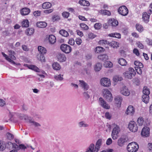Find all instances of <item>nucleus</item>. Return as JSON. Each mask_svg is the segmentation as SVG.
<instances>
[{
    "mask_svg": "<svg viewBox=\"0 0 152 152\" xmlns=\"http://www.w3.org/2000/svg\"><path fill=\"white\" fill-rule=\"evenodd\" d=\"M56 57L58 60L61 62L65 61L66 59V58L64 54L58 53Z\"/></svg>",
    "mask_w": 152,
    "mask_h": 152,
    "instance_id": "obj_16",
    "label": "nucleus"
},
{
    "mask_svg": "<svg viewBox=\"0 0 152 152\" xmlns=\"http://www.w3.org/2000/svg\"><path fill=\"white\" fill-rule=\"evenodd\" d=\"M122 78L121 76L118 75L114 76L113 77V80L115 82H117L118 81H120L122 80Z\"/></svg>",
    "mask_w": 152,
    "mask_h": 152,
    "instance_id": "obj_48",
    "label": "nucleus"
},
{
    "mask_svg": "<svg viewBox=\"0 0 152 152\" xmlns=\"http://www.w3.org/2000/svg\"><path fill=\"white\" fill-rule=\"evenodd\" d=\"M80 84L81 87L85 90H87L89 88V86L83 80H79Z\"/></svg>",
    "mask_w": 152,
    "mask_h": 152,
    "instance_id": "obj_18",
    "label": "nucleus"
},
{
    "mask_svg": "<svg viewBox=\"0 0 152 152\" xmlns=\"http://www.w3.org/2000/svg\"><path fill=\"white\" fill-rule=\"evenodd\" d=\"M59 33L62 36L65 37H67L69 35V34L68 32L64 29L61 30L59 31Z\"/></svg>",
    "mask_w": 152,
    "mask_h": 152,
    "instance_id": "obj_39",
    "label": "nucleus"
},
{
    "mask_svg": "<svg viewBox=\"0 0 152 152\" xmlns=\"http://www.w3.org/2000/svg\"><path fill=\"white\" fill-rule=\"evenodd\" d=\"M49 42L51 44L54 43L56 40L55 37L53 35H50L49 36Z\"/></svg>",
    "mask_w": 152,
    "mask_h": 152,
    "instance_id": "obj_23",
    "label": "nucleus"
},
{
    "mask_svg": "<svg viewBox=\"0 0 152 152\" xmlns=\"http://www.w3.org/2000/svg\"><path fill=\"white\" fill-rule=\"evenodd\" d=\"M138 148V144L135 142L129 143L127 147V149L129 152H136Z\"/></svg>",
    "mask_w": 152,
    "mask_h": 152,
    "instance_id": "obj_1",
    "label": "nucleus"
},
{
    "mask_svg": "<svg viewBox=\"0 0 152 152\" xmlns=\"http://www.w3.org/2000/svg\"><path fill=\"white\" fill-rule=\"evenodd\" d=\"M29 22L28 20H23L22 22V26L23 27H28L29 26Z\"/></svg>",
    "mask_w": 152,
    "mask_h": 152,
    "instance_id": "obj_50",
    "label": "nucleus"
},
{
    "mask_svg": "<svg viewBox=\"0 0 152 152\" xmlns=\"http://www.w3.org/2000/svg\"><path fill=\"white\" fill-rule=\"evenodd\" d=\"M136 72L134 69L131 68H129V70L124 73L125 77L129 79H131L134 76Z\"/></svg>",
    "mask_w": 152,
    "mask_h": 152,
    "instance_id": "obj_4",
    "label": "nucleus"
},
{
    "mask_svg": "<svg viewBox=\"0 0 152 152\" xmlns=\"http://www.w3.org/2000/svg\"><path fill=\"white\" fill-rule=\"evenodd\" d=\"M38 59L41 62H45V59L43 54H40Z\"/></svg>",
    "mask_w": 152,
    "mask_h": 152,
    "instance_id": "obj_62",
    "label": "nucleus"
},
{
    "mask_svg": "<svg viewBox=\"0 0 152 152\" xmlns=\"http://www.w3.org/2000/svg\"><path fill=\"white\" fill-rule=\"evenodd\" d=\"M38 50L41 54H45L47 52L46 49L44 47L41 46H39L38 47Z\"/></svg>",
    "mask_w": 152,
    "mask_h": 152,
    "instance_id": "obj_26",
    "label": "nucleus"
},
{
    "mask_svg": "<svg viewBox=\"0 0 152 152\" xmlns=\"http://www.w3.org/2000/svg\"><path fill=\"white\" fill-rule=\"evenodd\" d=\"M88 38H89L92 39L96 37V35L92 33H90L88 34Z\"/></svg>",
    "mask_w": 152,
    "mask_h": 152,
    "instance_id": "obj_60",
    "label": "nucleus"
},
{
    "mask_svg": "<svg viewBox=\"0 0 152 152\" xmlns=\"http://www.w3.org/2000/svg\"><path fill=\"white\" fill-rule=\"evenodd\" d=\"M103 96L104 98L108 102H111L113 100L112 94L107 89H105L103 90Z\"/></svg>",
    "mask_w": 152,
    "mask_h": 152,
    "instance_id": "obj_3",
    "label": "nucleus"
},
{
    "mask_svg": "<svg viewBox=\"0 0 152 152\" xmlns=\"http://www.w3.org/2000/svg\"><path fill=\"white\" fill-rule=\"evenodd\" d=\"M118 11L120 14L123 16H126L128 13V10L125 6H122L119 7Z\"/></svg>",
    "mask_w": 152,
    "mask_h": 152,
    "instance_id": "obj_7",
    "label": "nucleus"
},
{
    "mask_svg": "<svg viewBox=\"0 0 152 152\" xmlns=\"http://www.w3.org/2000/svg\"><path fill=\"white\" fill-rule=\"evenodd\" d=\"M115 102L117 104L120 105L121 103L122 98L120 96H118L115 99Z\"/></svg>",
    "mask_w": 152,
    "mask_h": 152,
    "instance_id": "obj_34",
    "label": "nucleus"
},
{
    "mask_svg": "<svg viewBox=\"0 0 152 152\" xmlns=\"http://www.w3.org/2000/svg\"><path fill=\"white\" fill-rule=\"evenodd\" d=\"M135 68L137 73L140 75H141L142 74V71L141 68H139V67H135Z\"/></svg>",
    "mask_w": 152,
    "mask_h": 152,
    "instance_id": "obj_59",
    "label": "nucleus"
},
{
    "mask_svg": "<svg viewBox=\"0 0 152 152\" xmlns=\"http://www.w3.org/2000/svg\"><path fill=\"white\" fill-rule=\"evenodd\" d=\"M101 12L103 15H107L108 16L110 15H111L110 12L108 10H101Z\"/></svg>",
    "mask_w": 152,
    "mask_h": 152,
    "instance_id": "obj_51",
    "label": "nucleus"
},
{
    "mask_svg": "<svg viewBox=\"0 0 152 152\" xmlns=\"http://www.w3.org/2000/svg\"><path fill=\"white\" fill-rule=\"evenodd\" d=\"M135 112L134 108L132 105L129 106L127 108L126 112L127 115H132Z\"/></svg>",
    "mask_w": 152,
    "mask_h": 152,
    "instance_id": "obj_13",
    "label": "nucleus"
},
{
    "mask_svg": "<svg viewBox=\"0 0 152 152\" xmlns=\"http://www.w3.org/2000/svg\"><path fill=\"white\" fill-rule=\"evenodd\" d=\"M143 95H149L150 93L149 89L146 87H144L143 91Z\"/></svg>",
    "mask_w": 152,
    "mask_h": 152,
    "instance_id": "obj_47",
    "label": "nucleus"
},
{
    "mask_svg": "<svg viewBox=\"0 0 152 152\" xmlns=\"http://www.w3.org/2000/svg\"><path fill=\"white\" fill-rule=\"evenodd\" d=\"M52 67L53 69L55 70H58L61 68V66L60 64L57 62H54L52 64Z\"/></svg>",
    "mask_w": 152,
    "mask_h": 152,
    "instance_id": "obj_28",
    "label": "nucleus"
},
{
    "mask_svg": "<svg viewBox=\"0 0 152 152\" xmlns=\"http://www.w3.org/2000/svg\"><path fill=\"white\" fill-rule=\"evenodd\" d=\"M61 50L66 53H69L71 52L72 48L71 47L67 44H62L60 46Z\"/></svg>",
    "mask_w": 152,
    "mask_h": 152,
    "instance_id": "obj_6",
    "label": "nucleus"
},
{
    "mask_svg": "<svg viewBox=\"0 0 152 152\" xmlns=\"http://www.w3.org/2000/svg\"><path fill=\"white\" fill-rule=\"evenodd\" d=\"M141 134L142 136L144 137H148L150 134V129L147 126L144 127L142 130Z\"/></svg>",
    "mask_w": 152,
    "mask_h": 152,
    "instance_id": "obj_11",
    "label": "nucleus"
},
{
    "mask_svg": "<svg viewBox=\"0 0 152 152\" xmlns=\"http://www.w3.org/2000/svg\"><path fill=\"white\" fill-rule=\"evenodd\" d=\"M6 148V145L5 142L2 141H0V151H3Z\"/></svg>",
    "mask_w": 152,
    "mask_h": 152,
    "instance_id": "obj_41",
    "label": "nucleus"
},
{
    "mask_svg": "<svg viewBox=\"0 0 152 152\" xmlns=\"http://www.w3.org/2000/svg\"><path fill=\"white\" fill-rule=\"evenodd\" d=\"M120 93L125 96H129L130 94L129 90L126 86H123L121 88Z\"/></svg>",
    "mask_w": 152,
    "mask_h": 152,
    "instance_id": "obj_12",
    "label": "nucleus"
},
{
    "mask_svg": "<svg viewBox=\"0 0 152 152\" xmlns=\"http://www.w3.org/2000/svg\"><path fill=\"white\" fill-rule=\"evenodd\" d=\"M137 47L140 49H142L144 48V45L140 42H138L136 43Z\"/></svg>",
    "mask_w": 152,
    "mask_h": 152,
    "instance_id": "obj_61",
    "label": "nucleus"
},
{
    "mask_svg": "<svg viewBox=\"0 0 152 152\" xmlns=\"http://www.w3.org/2000/svg\"><path fill=\"white\" fill-rule=\"evenodd\" d=\"M128 140V138L126 136H123L119 138L117 141V144L118 146L122 147L125 143Z\"/></svg>",
    "mask_w": 152,
    "mask_h": 152,
    "instance_id": "obj_8",
    "label": "nucleus"
},
{
    "mask_svg": "<svg viewBox=\"0 0 152 152\" xmlns=\"http://www.w3.org/2000/svg\"><path fill=\"white\" fill-rule=\"evenodd\" d=\"M78 124L79 126L80 127H87L88 126V124H86L85 122L84 121H81L78 123Z\"/></svg>",
    "mask_w": 152,
    "mask_h": 152,
    "instance_id": "obj_40",
    "label": "nucleus"
},
{
    "mask_svg": "<svg viewBox=\"0 0 152 152\" xmlns=\"http://www.w3.org/2000/svg\"><path fill=\"white\" fill-rule=\"evenodd\" d=\"M37 27L40 28L45 27L47 26V23L45 22H39L37 23Z\"/></svg>",
    "mask_w": 152,
    "mask_h": 152,
    "instance_id": "obj_25",
    "label": "nucleus"
},
{
    "mask_svg": "<svg viewBox=\"0 0 152 152\" xmlns=\"http://www.w3.org/2000/svg\"><path fill=\"white\" fill-rule=\"evenodd\" d=\"M59 19V17L58 15H54L52 17V20L53 22Z\"/></svg>",
    "mask_w": 152,
    "mask_h": 152,
    "instance_id": "obj_64",
    "label": "nucleus"
},
{
    "mask_svg": "<svg viewBox=\"0 0 152 152\" xmlns=\"http://www.w3.org/2000/svg\"><path fill=\"white\" fill-rule=\"evenodd\" d=\"M137 124L139 126H142L143 125L144 120L142 117H139L137 120Z\"/></svg>",
    "mask_w": 152,
    "mask_h": 152,
    "instance_id": "obj_44",
    "label": "nucleus"
},
{
    "mask_svg": "<svg viewBox=\"0 0 152 152\" xmlns=\"http://www.w3.org/2000/svg\"><path fill=\"white\" fill-rule=\"evenodd\" d=\"M19 118L21 120L25 121L26 120L28 119L27 116L23 114H20Z\"/></svg>",
    "mask_w": 152,
    "mask_h": 152,
    "instance_id": "obj_54",
    "label": "nucleus"
},
{
    "mask_svg": "<svg viewBox=\"0 0 152 152\" xmlns=\"http://www.w3.org/2000/svg\"><path fill=\"white\" fill-rule=\"evenodd\" d=\"M101 85L104 87H109L111 85V82L110 79L106 77L102 78L100 80Z\"/></svg>",
    "mask_w": 152,
    "mask_h": 152,
    "instance_id": "obj_9",
    "label": "nucleus"
},
{
    "mask_svg": "<svg viewBox=\"0 0 152 152\" xmlns=\"http://www.w3.org/2000/svg\"><path fill=\"white\" fill-rule=\"evenodd\" d=\"M1 53L2 55L5 58V59L9 62L14 64H15V62L14 61L11 59L8 56L5 54L4 52H2Z\"/></svg>",
    "mask_w": 152,
    "mask_h": 152,
    "instance_id": "obj_32",
    "label": "nucleus"
},
{
    "mask_svg": "<svg viewBox=\"0 0 152 152\" xmlns=\"http://www.w3.org/2000/svg\"><path fill=\"white\" fill-rule=\"evenodd\" d=\"M98 58L102 61H106L108 59V56L106 54H101L98 56Z\"/></svg>",
    "mask_w": 152,
    "mask_h": 152,
    "instance_id": "obj_19",
    "label": "nucleus"
},
{
    "mask_svg": "<svg viewBox=\"0 0 152 152\" xmlns=\"http://www.w3.org/2000/svg\"><path fill=\"white\" fill-rule=\"evenodd\" d=\"M7 138L9 140H11L13 139L14 135L10 132H8L6 134Z\"/></svg>",
    "mask_w": 152,
    "mask_h": 152,
    "instance_id": "obj_43",
    "label": "nucleus"
},
{
    "mask_svg": "<svg viewBox=\"0 0 152 152\" xmlns=\"http://www.w3.org/2000/svg\"><path fill=\"white\" fill-rule=\"evenodd\" d=\"M96 53H98L103 51V48L101 47H97L94 50Z\"/></svg>",
    "mask_w": 152,
    "mask_h": 152,
    "instance_id": "obj_49",
    "label": "nucleus"
},
{
    "mask_svg": "<svg viewBox=\"0 0 152 152\" xmlns=\"http://www.w3.org/2000/svg\"><path fill=\"white\" fill-rule=\"evenodd\" d=\"M114 128L112 132L111 136L113 140L116 139L118 138V134L120 131V129L119 126L115 124H114Z\"/></svg>",
    "mask_w": 152,
    "mask_h": 152,
    "instance_id": "obj_2",
    "label": "nucleus"
},
{
    "mask_svg": "<svg viewBox=\"0 0 152 152\" xmlns=\"http://www.w3.org/2000/svg\"><path fill=\"white\" fill-rule=\"evenodd\" d=\"M108 36L110 37H115L118 38H120L121 37V34L118 33H115L110 34Z\"/></svg>",
    "mask_w": 152,
    "mask_h": 152,
    "instance_id": "obj_36",
    "label": "nucleus"
},
{
    "mask_svg": "<svg viewBox=\"0 0 152 152\" xmlns=\"http://www.w3.org/2000/svg\"><path fill=\"white\" fill-rule=\"evenodd\" d=\"M26 147L23 144H20L18 145V148H16V149L18 150V151L20 149H25L26 148Z\"/></svg>",
    "mask_w": 152,
    "mask_h": 152,
    "instance_id": "obj_56",
    "label": "nucleus"
},
{
    "mask_svg": "<svg viewBox=\"0 0 152 152\" xmlns=\"http://www.w3.org/2000/svg\"><path fill=\"white\" fill-rule=\"evenodd\" d=\"M26 66H27L29 69L34 70L37 72H39L40 71L39 69L35 65H28L27 64H26Z\"/></svg>",
    "mask_w": 152,
    "mask_h": 152,
    "instance_id": "obj_20",
    "label": "nucleus"
},
{
    "mask_svg": "<svg viewBox=\"0 0 152 152\" xmlns=\"http://www.w3.org/2000/svg\"><path fill=\"white\" fill-rule=\"evenodd\" d=\"M28 122L29 123L31 124L32 125H34L35 126L38 127L41 126V125L31 120H29Z\"/></svg>",
    "mask_w": 152,
    "mask_h": 152,
    "instance_id": "obj_46",
    "label": "nucleus"
},
{
    "mask_svg": "<svg viewBox=\"0 0 152 152\" xmlns=\"http://www.w3.org/2000/svg\"><path fill=\"white\" fill-rule=\"evenodd\" d=\"M118 63L122 66H126L127 64V62L126 60L123 58H120L118 59Z\"/></svg>",
    "mask_w": 152,
    "mask_h": 152,
    "instance_id": "obj_22",
    "label": "nucleus"
},
{
    "mask_svg": "<svg viewBox=\"0 0 152 152\" xmlns=\"http://www.w3.org/2000/svg\"><path fill=\"white\" fill-rule=\"evenodd\" d=\"M94 27L96 29H99L101 27V24L100 23H97L94 25Z\"/></svg>",
    "mask_w": 152,
    "mask_h": 152,
    "instance_id": "obj_57",
    "label": "nucleus"
},
{
    "mask_svg": "<svg viewBox=\"0 0 152 152\" xmlns=\"http://www.w3.org/2000/svg\"><path fill=\"white\" fill-rule=\"evenodd\" d=\"M136 28L137 30L140 32H141L143 31L144 29L142 26L139 24H137L136 25Z\"/></svg>",
    "mask_w": 152,
    "mask_h": 152,
    "instance_id": "obj_42",
    "label": "nucleus"
},
{
    "mask_svg": "<svg viewBox=\"0 0 152 152\" xmlns=\"http://www.w3.org/2000/svg\"><path fill=\"white\" fill-rule=\"evenodd\" d=\"M142 101L145 103H148L149 99V96L147 95H143L142 96Z\"/></svg>",
    "mask_w": 152,
    "mask_h": 152,
    "instance_id": "obj_30",
    "label": "nucleus"
},
{
    "mask_svg": "<svg viewBox=\"0 0 152 152\" xmlns=\"http://www.w3.org/2000/svg\"><path fill=\"white\" fill-rule=\"evenodd\" d=\"M116 42L112 41L110 42V46H111L112 47H113L114 48H118L119 46L118 45H116Z\"/></svg>",
    "mask_w": 152,
    "mask_h": 152,
    "instance_id": "obj_52",
    "label": "nucleus"
},
{
    "mask_svg": "<svg viewBox=\"0 0 152 152\" xmlns=\"http://www.w3.org/2000/svg\"><path fill=\"white\" fill-rule=\"evenodd\" d=\"M111 25V26H115L118 25V21L114 19H111L109 21Z\"/></svg>",
    "mask_w": 152,
    "mask_h": 152,
    "instance_id": "obj_37",
    "label": "nucleus"
},
{
    "mask_svg": "<svg viewBox=\"0 0 152 152\" xmlns=\"http://www.w3.org/2000/svg\"><path fill=\"white\" fill-rule=\"evenodd\" d=\"M80 27L84 30H87L88 29V27L85 23H81L80 24Z\"/></svg>",
    "mask_w": 152,
    "mask_h": 152,
    "instance_id": "obj_53",
    "label": "nucleus"
},
{
    "mask_svg": "<svg viewBox=\"0 0 152 152\" xmlns=\"http://www.w3.org/2000/svg\"><path fill=\"white\" fill-rule=\"evenodd\" d=\"M34 29L32 28H28L26 31V33L28 36H30L34 33Z\"/></svg>",
    "mask_w": 152,
    "mask_h": 152,
    "instance_id": "obj_35",
    "label": "nucleus"
},
{
    "mask_svg": "<svg viewBox=\"0 0 152 152\" xmlns=\"http://www.w3.org/2000/svg\"><path fill=\"white\" fill-rule=\"evenodd\" d=\"M9 53V56L10 57L11 59L15 60L16 57L14 55L15 54V53L14 51L10 50H8Z\"/></svg>",
    "mask_w": 152,
    "mask_h": 152,
    "instance_id": "obj_27",
    "label": "nucleus"
},
{
    "mask_svg": "<svg viewBox=\"0 0 152 152\" xmlns=\"http://www.w3.org/2000/svg\"><path fill=\"white\" fill-rule=\"evenodd\" d=\"M52 6V4L49 2H45L43 3L42 5V7L44 9H48Z\"/></svg>",
    "mask_w": 152,
    "mask_h": 152,
    "instance_id": "obj_24",
    "label": "nucleus"
},
{
    "mask_svg": "<svg viewBox=\"0 0 152 152\" xmlns=\"http://www.w3.org/2000/svg\"><path fill=\"white\" fill-rule=\"evenodd\" d=\"M99 43L101 45L110 44V42L105 40H100L99 42Z\"/></svg>",
    "mask_w": 152,
    "mask_h": 152,
    "instance_id": "obj_55",
    "label": "nucleus"
},
{
    "mask_svg": "<svg viewBox=\"0 0 152 152\" xmlns=\"http://www.w3.org/2000/svg\"><path fill=\"white\" fill-rule=\"evenodd\" d=\"M94 147L95 145L94 144H91L86 152H94Z\"/></svg>",
    "mask_w": 152,
    "mask_h": 152,
    "instance_id": "obj_33",
    "label": "nucleus"
},
{
    "mask_svg": "<svg viewBox=\"0 0 152 152\" xmlns=\"http://www.w3.org/2000/svg\"><path fill=\"white\" fill-rule=\"evenodd\" d=\"M99 103L100 105L104 109H108L110 108V105L103 99L100 97L99 99Z\"/></svg>",
    "mask_w": 152,
    "mask_h": 152,
    "instance_id": "obj_10",
    "label": "nucleus"
},
{
    "mask_svg": "<svg viewBox=\"0 0 152 152\" xmlns=\"http://www.w3.org/2000/svg\"><path fill=\"white\" fill-rule=\"evenodd\" d=\"M75 42L78 45H80L82 43V40L80 38H77L75 39Z\"/></svg>",
    "mask_w": 152,
    "mask_h": 152,
    "instance_id": "obj_63",
    "label": "nucleus"
},
{
    "mask_svg": "<svg viewBox=\"0 0 152 152\" xmlns=\"http://www.w3.org/2000/svg\"><path fill=\"white\" fill-rule=\"evenodd\" d=\"M6 147L9 149L15 148H18V145L15 143H12L10 142H7L5 143Z\"/></svg>",
    "mask_w": 152,
    "mask_h": 152,
    "instance_id": "obj_15",
    "label": "nucleus"
},
{
    "mask_svg": "<svg viewBox=\"0 0 152 152\" xmlns=\"http://www.w3.org/2000/svg\"><path fill=\"white\" fill-rule=\"evenodd\" d=\"M129 130L133 132H136L138 130V127L136 123L134 121H130L128 125Z\"/></svg>",
    "mask_w": 152,
    "mask_h": 152,
    "instance_id": "obj_5",
    "label": "nucleus"
},
{
    "mask_svg": "<svg viewBox=\"0 0 152 152\" xmlns=\"http://www.w3.org/2000/svg\"><path fill=\"white\" fill-rule=\"evenodd\" d=\"M103 66L105 67L111 68L112 67L113 64L110 61H106L104 63Z\"/></svg>",
    "mask_w": 152,
    "mask_h": 152,
    "instance_id": "obj_38",
    "label": "nucleus"
},
{
    "mask_svg": "<svg viewBox=\"0 0 152 152\" xmlns=\"http://www.w3.org/2000/svg\"><path fill=\"white\" fill-rule=\"evenodd\" d=\"M30 11V10L28 8H23L20 10V13L23 15H28Z\"/></svg>",
    "mask_w": 152,
    "mask_h": 152,
    "instance_id": "obj_17",
    "label": "nucleus"
},
{
    "mask_svg": "<svg viewBox=\"0 0 152 152\" xmlns=\"http://www.w3.org/2000/svg\"><path fill=\"white\" fill-rule=\"evenodd\" d=\"M102 143V139H99L96 141L94 152H97L99 151Z\"/></svg>",
    "mask_w": 152,
    "mask_h": 152,
    "instance_id": "obj_14",
    "label": "nucleus"
},
{
    "mask_svg": "<svg viewBox=\"0 0 152 152\" xmlns=\"http://www.w3.org/2000/svg\"><path fill=\"white\" fill-rule=\"evenodd\" d=\"M79 3L81 5L86 6H88L90 5L89 2L85 0H81L79 1Z\"/></svg>",
    "mask_w": 152,
    "mask_h": 152,
    "instance_id": "obj_29",
    "label": "nucleus"
},
{
    "mask_svg": "<svg viewBox=\"0 0 152 152\" xmlns=\"http://www.w3.org/2000/svg\"><path fill=\"white\" fill-rule=\"evenodd\" d=\"M150 15L148 14L146 12H144L142 15V19L144 21L147 23L149 20Z\"/></svg>",
    "mask_w": 152,
    "mask_h": 152,
    "instance_id": "obj_21",
    "label": "nucleus"
},
{
    "mask_svg": "<svg viewBox=\"0 0 152 152\" xmlns=\"http://www.w3.org/2000/svg\"><path fill=\"white\" fill-rule=\"evenodd\" d=\"M63 75L60 74L58 75H56L54 76V78L57 80L62 81L63 79Z\"/></svg>",
    "mask_w": 152,
    "mask_h": 152,
    "instance_id": "obj_45",
    "label": "nucleus"
},
{
    "mask_svg": "<svg viewBox=\"0 0 152 152\" xmlns=\"http://www.w3.org/2000/svg\"><path fill=\"white\" fill-rule=\"evenodd\" d=\"M83 94L84 97L86 99H88L90 98V95L87 91L84 92Z\"/></svg>",
    "mask_w": 152,
    "mask_h": 152,
    "instance_id": "obj_58",
    "label": "nucleus"
},
{
    "mask_svg": "<svg viewBox=\"0 0 152 152\" xmlns=\"http://www.w3.org/2000/svg\"><path fill=\"white\" fill-rule=\"evenodd\" d=\"M102 64L100 63H98L96 64L94 66V70L96 71H99L102 68Z\"/></svg>",
    "mask_w": 152,
    "mask_h": 152,
    "instance_id": "obj_31",
    "label": "nucleus"
}]
</instances>
